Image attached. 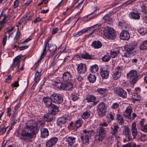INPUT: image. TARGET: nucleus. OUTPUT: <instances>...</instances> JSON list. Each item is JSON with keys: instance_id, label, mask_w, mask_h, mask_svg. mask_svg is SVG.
I'll return each instance as SVG.
<instances>
[{"instance_id": "nucleus-50", "label": "nucleus", "mask_w": 147, "mask_h": 147, "mask_svg": "<svg viewBox=\"0 0 147 147\" xmlns=\"http://www.w3.org/2000/svg\"><path fill=\"white\" fill-rule=\"evenodd\" d=\"M30 20V19H29L28 18H27L25 17H23L22 19L20 20L18 22L19 24H22L23 22H26L27 21H29Z\"/></svg>"}, {"instance_id": "nucleus-17", "label": "nucleus", "mask_w": 147, "mask_h": 147, "mask_svg": "<svg viewBox=\"0 0 147 147\" xmlns=\"http://www.w3.org/2000/svg\"><path fill=\"white\" fill-rule=\"evenodd\" d=\"M120 36L121 39L127 40L130 38L129 32L125 30H123L120 34Z\"/></svg>"}, {"instance_id": "nucleus-59", "label": "nucleus", "mask_w": 147, "mask_h": 147, "mask_svg": "<svg viewBox=\"0 0 147 147\" xmlns=\"http://www.w3.org/2000/svg\"><path fill=\"white\" fill-rule=\"evenodd\" d=\"M46 49H45V48H44L43 51L42 52V53L40 57V61H41L42 59V57L44 56V55L46 54Z\"/></svg>"}, {"instance_id": "nucleus-37", "label": "nucleus", "mask_w": 147, "mask_h": 147, "mask_svg": "<svg viewBox=\"0 0 147 147\" xmlns=\"http://www.w3.org/2000/svg\"><path fill=\"white\" fill-rule=\"evenodd\" d=\"M140 49L141 50L147 49V40L143 41L140 46Z\"/></svg>"}, {"instance_id": "nucleus-36", "label": "nucleus", "mask_w": 147, "mask_h": 147, "mask_svg": "<svg viewBox=\"0 0 147 147\" xmlns=\"http://www.w3.org/2000/svg\"><path fill=\"white\" fill-rule=\"evenodd\" d=\"M81 57L82 58L85 59H91L92 58V56L87 53L81 54Z\"/></svg>"}, {"instance_id": "nucleus-45", "label": "nucleus", "mask_w": 147, "mask_h": 147, "mask_svg": "<svg viewBox=\"0 0 147 147\" xmlns=\"http://www.w3.org/2000/svg\"><path fill=\"white\" fill-rule=\"evenodd\" d=\"M14 28L13 27H8L4 30V33L5 34H9L13 30Z\"/></svg>"}, {"instance_id": "nucleus-34", "label": "nucleus", "mask_w": 147, "mask_h": 147, "mask_svg": "<svg viewBox=\"0 0 147 147\" xmlns=\"http://www.w3.org/2000/svg\"><path fill=\"white\" fill-rule=\"evenodd\" d=\"M82 132L85 134H87L89 136V137L93 136L95 134V132L93 129L89 130L85 129L83 130Z\"/></svg>"}, {"instance_id": "nucleus-32", "label": "nucleus", "mask_w": 147, "mask_h": 147, "mask_svg": "<svg viewBox=\"0 0 147 147\" xmlns=\"http://www.w3.org/2000/svg\"><path fill=\"white\" fill-rule=\"evenodd\" d=\"M119 128V127L118 125H114L113 127H111V129L112 130L111 134L117 135Z\"/></svg>"}, {"instance_id": "nucleus-54", "label": "nucleus", "mask_w": 147, "mask_h": 147, "mask_svg": "<svg viewBox=\"0 0 147 147\" xmlns=\"http://www.w3.org/2000/svg\"><path fill=\"white\" fill-rule=\"evenodd\" d=\"M16 114H13V123H17V122H19L20 121V119L19 118H18L17 119L16 118Z\"/></svg>"}, {"instance_id": "nucleus-42", "label": "nucleus", "mask_w": 147, "mask_h": 147, "mask_svg": "<svg viewBox=\"0 0 147 147\" xmlns=\"http://www.w3.org/2000/svg\"><path fill=\"white\" fill-rule=\"evenodd\" d=\"M88 79L90 82L94 83L96 81V77L94 75L90 74L88 77Z\"/></svg>"}, {"instance_id": "nucleus-5", "label": "nucleus", "mask_w": 147, "mask_h": 147, "mask_svg": "<svg viewBox=\"0 0 147 147\" xmlns=\"http://www.w3.org/2000/svg\"><path fill=\"white\" fill-rule=\"evenodd\" d=\"M51 101L55 103L60 104L63 101L62 96L59 94L53 93L51 95Z\"/></svg>"}, {"instance_id": "nucleus-52", "label": "nucleus", "mask_w": 147, "mask_h": 147, "mask_svg": "<svg viewBox=\"0 0 147 147\" xmlns=\"http://www.w3.org/2000/svg\"><path fill=\"white\" fill-rule=\"evenodd\" d=\"M125 25L126 24L125 22H124L123 21L119 22V26L121 27V28L123 29L126 28Z\"/></svg>"}, {"instance_id": "nucleus-16", "label": "nucleus", "mask_w": 147, "mask_h": 147, "mask_svg": "<svg viewBox=\"0 0 147 147\" xmlns=\"http://www.w3.org/2000/svg\"><path fill=\"white\" fill-rule=\"evenodd\" d=\"M135 48L134 44L132 43H129L126 45L125 47V51L129 53H131Z\"/></svg>"}, {"instance_id": "nucleus-4", "label": "nucleus", "mask_w": 147, "mask_h": 147, "mask_svg": "<svg viewBox=\"0 0 147 147\" xmlns=\"http://www.w3.org/2000/svg\"><path fill=\"white\" fill-rule=\"evenodd\" d=\"M127 76L129 80V82L135 84L138 80V76L136 71L132 70L127 74Z\"/></svg>"}, {"instance_id": "nucleus-29", "label": "nucleus", "mask_w": 147, "mask_h": 147, "mask_svg": "<svg viewBox=\"0 0 147 147\" xmlns=\"http://www.w3.org/2000/svg\"><path fill=\"white\" fill-rule=\"evenodd\" d=\"M91 46L95 49H98L102 47V44L99 41H94L92 43Z\"/></svg>"}, {"instance_id": "nucleus-19", "label": "nucleus", "mask_w": 147, "mask_h": 147, "mask_svg": "<svg viewBox=\"0 0 147 147\" xmlns=\"http://www.w3.org/2000/svg\"><path fill=\"white\" fill-rule=\"evenodd\" d=\"M71 77V76L69 72H65L62 75V79L64 82L70 80Z\"/></svg>"}, {"instance_id": "nucleus-18", "label": "nucleus", "mask_w": 147, "mask_h": 147, "mask_svg": "<svg viewBox=\"0 0 147 147\" xmlns=\"http://www.w3.org/2000/svg\"><path fill=\"white\" fill-rule=\"evenodd\" d=\"M124 128L122 134L128 137L129 140H130L131 135L130 129L128 126L125 125L124 126Z\"/></svg>"}, {"instance_id": "nucleus-22", "label": "nucleus", "mask_w": 147, "mask_h": 147, "mask_svg": "<svg viewBox=\"0 0 147 147\" xmlns=\"http://www.w3.org/2000/svg\"><path fill=\"white\" fill-rule=\"evenodd\" d=\"M20 56L19 55L15 58L12 65V68H13L16 66H17L18 67H19L20 65Z\"/></svg>"}, {"instance_id": "nucleus-1", "label": "nucleus", "mask_w": 147, "mask_h": 147, "mask_svg": "<svg viewBox=\"0 0 147 147\" xmlns=\"http://www.w3.org/2000/svg\"><path fill=\"white\" fill-rule=\"evenodd\" d=\"M38 130L37 123L33 120H29L26 123L25 126L19 135V138L24 141L31 142Z\"/></svg>"}, {"instance_id": "nucleus-2", "label": "nucleus", "mask_w": 147, "mask_h": 147, "mask_svg": "<svg viewBox=\"0 0 147 147\" xmlns=\"http://www.w3.org/2000/svg\"><path fill=\"white\" fill-rule=\"evenodd\" d=\"M43 101L46 107L51 110V112L53 114H55L58 111V107L53 103L51 99V96L44 97L42 98Z\"/></svg>"}, {"instance_id": "nucleus-51", "label": "nucleus", "mask_w": 147, "mask_h": 147, "mask_svg": "<svg viewBox=\"0 0 147 147\" xmlns=\"http://www.w3.org/2000/svg\"><path fill=\"white\" fill-rule=\"evenodd\" d=\"M140 129L142 131L147 133V124H146L142 127H140Z\"/></svg>"}, {"instance_id": "nucleus-3", "label": "nucleus", "mask_w": 147, "mask_h": 147, "mask_svg": "<svg viewBox=\"0 0 147 147\" xmlns=\"http://www.w3.org/2000/svg\"><path fill=\"white\" fill-rule=\"evenodd\" d=\"M104 32L105 36L108 39H113L115 38L116 32L113 28L109 27H105Z\"/></svg>"}, {"instance_id": "nucleus-30", "label": "nucleus", "mask_w": 147, "mask_h": 147, "mask_svg": "<svg viewBox=\"0 0 147 147\" xmlns=\"http://www.w3.org/2000/svg\"><path fill=\"white\" fill-rule=\"evenodd\" d=\"M96 99V97L93 95H87L86 100L88 102H93Z\"/></svg>"}, {"instance_id": "nucleus-48", "label": "nucleus", "mask_w": 147, "mask_h": 147, "mask_svg": "<svg viewBox=\"0 0 147 147\" xmlns=\"http://www.w3.org/2000/svg\"><path fill=\"white\" fill-rule=\"evenodd\" d=\"M78 93V91L77 90V92H75V93L76 94H72L71 96V99L74 101L76 100L78 98L77 96V94Z\"/></svg>"}, {"instance_id": "nucleus-49", "label": "nucleus", "mask_w": 147, "mask_h": 147, "mask_svg": "<svg viewBox=\"0 0 147 147\" xmlns=\"http://www.w3.org/2000/svg\"><path fill=\"white\" fill-rule=\"evenodd\" d=\"M110 57L109 55H106L103 57L102 59L103 61L104 62H108L110 59Z\"/></svg>"}, {"instance_id": "nucleus-63", "label": "nucleus", "mask_w": 147, "mask_h": 147, "mask_svg": "<svg viewBox=\"0 0 147 147\" xmlns=\"http://www.w3.org/2000/svg\"><path fill=\"white\" fill-rule=\"evenodd\" d=\"M78 81H81L83 80L82 78L80 76L75 75V77H74Z\"/></svg>"}, {"instance_id": "nucleus-46", "label": "nucleus", "mask_w": 147, "mask_h": 147, "mask_svg": "<svg viewBox=\"0 0 147 147\" xmlns=\"http://www.w3.org/2000/svg\"><path fill=\"white\" fill-rule=\"evenodd\" d=\"M138 31L143 36L147 34L146 29L145 28H142L138 29Z\"/></svg>"}, {"instance_id": "nucleus-41", "label": "nucleus", "mask_w": 147, "mask_h": 147, "mask_svg": "<svg viewBox=\"0 0 147 147\" xmlns=\"http://www.w3.org/2000/svg\"><path fill=\"white\" fill-rule=\"evenodd\" d=\"M7 127H5L4 124L0 126V135H3L6 132Z\"/></svg>"}, {"instance_id": "nucleus-55", "label": "nucleus", "mask_w": 147, "mask_h": 147, "mask_svg": "<svg viewBox=\"0 0 147 147\" xmlns=\"http://www.w3.org/2000/svg\"><path fill=\"white\" fill-rule=\"evenodd\" d=\"M142 18L144 21L147 24V13H143Z\"/></svg>"}, {"instance_id": "nucleus-60", "label": "nucleus", "mask_w": 147, "mask_h": 147, "mask_svg": "<svg viewBox=\"0 0 147 147\" xmlns=\"http://www.w3.org/2000/svg\"><path fill=\"white\" fill-rule=\"evenodd\" d=\"M19 2L18 0H16L14 2V6L15 8H17L18 6Z\"/></svg>"}, {"instance_id": "nucleus-58", "label": "nucleus", "mask_w": 147, "mask_h": 147, "mask_svg": "<svg viewBox=\"0 0 147 147\" xmlns=\"http://www.w3.org/2000/svg\"><path fill=\"white\" fill-rule=\"evenodd\" d=\"M7 35H5L4 36V38H3V41H2V44L3 45V46H4L6 43V42L7 41Z\"/></svg>"}, {"instance_id": "nucleus-35", "label": "nucleus", "mask_w": 147, "mask_h": 147, "mask_svg": "<svg viewBox=\"0 0 147 147\" xmlns=\"http://www.w3.org/2000/svg\"><path fill=\"white\" fill-rule=\"evenodd\" d=\"M90 115V112L86 111L84 112L82 115V118L84 119H87L88 118Z\"/></svg>"}, {"instance_id": "nucleus-53", "label": "nucleus", "mask_w": 147, "mask_h": 147, "mask_svg": "<svg viewBox=\"0 0 147 147\" xmlns=\"http://www.w3.org/2000/svg\"><path fill=\"white\" fill-rule=\"evenodd\" d=\"M119 104L115 102L113 103L111 107V108L113 109H115L119 107Z\"/></svg>"}, {"instance_id": "nucleus-25", "label": "nucleus", "mask_w": 147, "mask_h": 147, "mask_svg": "<svg viewBox=\"0 0 147 147\" xmlns=\"http://www.w3.org/2000/svg\"><path fill=\"white\" fill-rule=\"evenodd\" d=\"M41 136L42 138H45L47 137L49 135L48 130L45 128H42L40 129Z\"/></svg>"}, {"instance_id": "nucleus-15", "label": "nucleus", "mask_w": 147, "mask_h": 147, "mask_svg": "<svg viewBox=\"0 0 147 147\" xmlns=\"http://www.w3.org/2000/svg\"><path fill=\"white\" fill-rule=\"evenodd\" d=\"M132 112V109L130 106L127 107L125 110L124 115L125 117L126 118L128 119L131 118V113Z\"/></svg>"}, {"instance_id": "nucleus-21", "label": "nucleus", "mask_w": 147, "mask_h": 147, "mask_svg": "<svg viewBox=\"0 0 147 147\" xmlns=\"http://www.w3.org/2000/svg\"><path fill=\"white\" fill-rule=\"evenodd\" d=\"M112 15L111 13H109L106 15L103 18V19L108 24H111L113 22V20L112 18H110V16Z\"/></svg>"}, {"instance_id": "nucleus-12", "label": "nucleus", "mask_w": 147, "mask_h": 147, "mask_svg": "<svg viewBox=\"0 0 147 147\" xmlns=\"http://www.w3.org/2000/svg\"><path fill=\"white\" fill-rule=\"evenodd\" d=\"M58 140L55 137L51 138L46 143V145L47 147H51L55 145Z\"/></svg>"}, {"instance_id": "nucleus-62", "label": "nucleus", "mask_w": 147, "mask_h": 147, "mask_svg": "<svg viewBox=\"0 0 147 147\" xmlns=\"http://www.w3.org/2000/svg\"><path fill=\"white\" fill-rule=\"evenodd\" d=\"M108 125V124L106 122H103L100 124V125L101 126V127H107Z\"/></svg>"}, {"instance_id": "nucleus-14", "label": "nucleus", "mask_w": 147, "mask_h": 147, "mask_svg": "<svg viewBox=\"0 0 147 147\" xmlns=\"http://www.w3.org/2000/svg\"><path fill=\"white\" fill-rule=\"evenodd\" d=\"M77 70L80 74H83L86 71V65L83 63H80L78 65L77 67Z\"/></svg>"}, {"instance_id": "nucleus-40", "label": "nucleus", "mask_w": 147, "mask_h": 147, "mask_svg": "<svg viewBox=\"0 0 147 147\" xmlns=\"http://www.w3.org/2000/svg\"><path fill=\"white\" fill-rule=\"evenodd\" d=\"M82 119H78L75 122V126L77 128H78L80 127L82 123Z\"/></svg>"}, {"instance_id": "nucleus-10", "label": "nucleus", "mask_w": 147, "mask_h": 147, "mask_svg": "<svg viewBox=\"0 0 147 147\" xmlns=\"http://www.w3.org/2000/svg\"><path fill=\"white\" fill-rule=\"evenodd\" d=\"M122 69V67H117L116 69L113 71L112 76L115 80H117L121 76V70Z\"/></svg>"}, {"instance_id": "nucleus-6", "label": "nucleus", "mask_w": 147, "mask_h": 147, "mask_svg": "<svg viewBox=\"0 0 147 147\" xmlns=\"http://www.w3.org/2000/svg\"><path fill=\"white\" fill-rule=\"evenodd\" d=\"M97 133H98V140L99 141H102L104 139L106 135V131L105 128L102 127H100Z\"/></svg>"}, {"instance_id": "nucleus-61", "label": "nucleus", "mask_w": 147, "mask_h": 147, "mask_svg": "<svg viewBox=\"0 0 147 147\" xmlns=\"http://www.w3.org/2000/svg\"><path fill=\"white\" fill-rule=\"evenodd\" d=\"M105 143L108 145H110L112 144L111 141H110V139H107L105 141Z\"/></svg>"}, {"instance_id": "nucleus-20", "label": "nucleus", "mask_w": 147, "mask_h": 147, "mask_svg": "<svg viewBox=\"0 0 147 147\" xmlns=\"http://www.w3.org/2000/svg\"><path fill=\"white\" fill-rule=\"evenodd\" d=\"M89 136L87 134H85L81 136V139L82 143L86 144H89Z\"/></svg>"}, {"instance_id": "nucleus-23", "label": "nucleus", "mask_w": 147, "mask_h": 147, "mask_svg": "<svg viewBox=\"0 0 147 147\" xmlns=\"http://www.w3.org/2000/svg\"><path fill=\"white\" fill-rule=\"evenodd\" d=\"M49 113L43 116V119L44 121L47 122H50L53 119L54 114Z\"/></svg>"}, {"instance_id": "nucleus-33", "label": "nucleus", "mask_w": 147, "mask_h": 147, "mask_svg": "<svg viewBox=\"0 0 147 147\" xmlns=\"http://www.w3.org/2000/svg\"><path fill=\"white\" fill-rule=\"evenodd\" d=\"M57 47L55 45H51L49 47V49L47 52L49 51L50 52V55H53L54 54L56 50Z\"/></svg>"}, {"instance_id": "nucleus-27", "label": "nucleus", "mask_w": 147, "mask_h": 147, "mask_svg": "<svg viewBox=\"0 0 147 147\" xmlns=\"http://www.w3.org/2000/svg\"><path fill=\"white\" fill-rule=\"evenodd\" d=\"M136 123L135 122L132 123L131 125V131L132 135L135 137L137 134V131L136 127Z\"/></svg>"}, {"instance_id": "nucleus-13", "label": "nucleus", "mask_w": 147, "mask_h": 147, "mask_svg": "<svg viewBox=\"0 0 147 147\" xmlns=\"http://www.w3.org/2000/svg\"><path fill=\"white\" fill-rule=\"evenodd\" d=\"M75 138L70 136L68 137L66 140V141L68 144V147H76L74 144L75 142Z\"/></svg>"}, {"instance_id": "nucleus-11", "label": "nucleus", "mask_w": 147, "mask_h": 147, "mask_svg": "<svg viewBox=\"0 0 147 147\" xmlns=\"http://www.w3.org/2000/svg\"><path fill=\"white\" fill-rule=\"evenodd\" d=\"M68 119L65 117L59 118L57 120V124L60 127L63 128L65 127V124L67 122Z\"/></svg>"}, {"instance_id": "nucleus-64", "label": "nucleus", "mask_w": 147, "mask_h": 147, "mask_svg": "<svg viewBox=\"0 0 147 147\" xmlns=\"http://www.w3.org/2000/svg\"><path fill=\"white\" fill-rule=\"evenodd\" d=\"M124 147H136V144L132 145L131 144H127L125 145Z\"/></svg>"}, {"instance_id": "nucleus-9", "label": "nucleus", "mask_w": 147, "mask_h": 147, "mask_svg": "<svg viewBox=\"0 0 147 147\" xmlns=\"http://www.w3.org/2000/svg\"><path fill=\"white\" fill-rule=\"evenodd\" d=\"M41 68L39 66H37L35 69V74L34 78V80L36 82H39L40 77L41 76V73L42 71Z\"/></svg>"}, {"instance_id": "nucleus-57", "label": "nucleus", "mask_w": 147, "mask_h": 147, "mask_svg": "<svg viewBox=\"0 0 147 147\" xmlns=\"http://www.w3.org/2000/svg\"><path fill=\"white\" fill-rule=\"evenodd\" d=\"M111 134L112 135L109 138L111 141L115 140L116 139L117 136V135L115 134Z\"/></svg>"}, {"instance_id": "nucleus-43", "label": "nucleus", "mask_w": 147, "mask_h": 147, "mask_svg": "<svg viewBox=\"0 0 147 147\" xmlns=\"http://www.w3.org/2000/svg\"><path fill=\"white\" fill-rule=\"evenodd\" d=\"M55 86L58 89H60L63 88V84L61 83L59 81L57 82L55 81Z\"/></svg>"}, {"instance_id": "nucleus-24", "label": "nucleus", "mask_w": 147, "mask_h": 147, "mask_svg": "<svg viewBox=\"0 0 147 147\" xmlns=\"http://www.w3.org/2000/svg\"><path fill=\"white\" fill-rule=\"evenodd\" d=\"M92 29H93V27H91L87 30L86 29H83L75 33H74L73 35V36L75 37H78L81 35L83 33L86 32L88 30H89L90 29L91 30Z\"/></svg>"}, {"instance_id": "nucleus-8", "label": "nucleus", "mask_w": 147, "mask_h": 147, "mask_svg": "<svg viewBox=\"0 0 147 147\" xmlns=\"http://www.w3.org/2000/svg\"><path fill=\"white\" fill-rule=\"evenodd\" d=\"M114 92L116 94L123 98H127V92L122 88H119L115 89L114 90Z\"/></svg>"}, {"instance_id": "nucleus-26", "label": "nucleus", "mask_w": 147, "mask_h": 147, "mask_svg": "<svg viewBox=\"0 0 147 147\" xmlns=\"http://www.w3.org/2000/svg\"><path fill=\"white\" fill-rule=\"evenodd\" d=\"M129 16L131 19L139 20L140 19V16L138 13L131 12L129 14Z\"/></svg>"}, {"instance_id": "nucleus-31", "label": "nucleus", "mask_w": 147, "mask_h": 147, "mask_svg": "<svg viewBox=\"0 0 147 147\" xmlns=\"http://www.w3.org/2000/svg\"><path fill=\"white\" fill-rule=\"evenodd\" d=\"M100 74L103 79H107L109 77V72L108 70H102L101 71Z\"/></svg>"}, {"instance_id": "nucleus-28", "label": "nucleus", "mask_w": 147, "mask_h": 147, "mask_svg": "<svg viewBox=\"0 0 147 147\" xmlns=\"http://www.w3.org/2000/svg\"><path fill=\"white\" fill-rule=\"evenodd\" d=\"M73 85L72 83L67 82L65 84H63V88L65 90H71L73 88Z\"/></svg>"}, {"instance_id": "nucleus-56", "label": "nucleus", "mask_w": 147, "mask_h": 147, "mask_svg": "<svg viewBox=\"0 0 147 147\" xmlns=\"http://www.w3.org/2000/svg\"><path fill=\"white\" fill-rule=\"evenodd\" d=\"M20 103H19L18 104V105H16L14 107V109H15V112L14 114H17V112L18 111V109L20 107Z\"/></svg>"}, {"instance_id": "nucleus-47", "label": "nucleus", "mask_w": 147, "mask_h": 147, "mask_svg": "<svg viewBox=\"0 0 147 147\" xmlns=\"http://www.w3.org/2000/svg\"><path fill=\"white\" fill-rule=\"evenodd\" d=\"M107 91V89L105 88H100L97 89V91L100 94H104Z\"/></svg>"}, {"instance_id": "nucleus-38", "label": "nucleus", "mask_w": 147, "mask_h": 147, "mask_svg": "<svg viewBox=\"0 0 147 147\" xmlns=\"http://www.w3.org/2000/svg\"><path fill=\"white\" fill-rule=\"evenodd\" d=\"M98 67L96 64L91 66L90 68V71L92 73L96 72L98 70Z\"/></svg>"}, {"instance_id": "nucleus-7", "label": "nucleus", "mask_w": 147, "mask_h": 147, "mask_svg": "<svg viewBox=\"0 0 147 147\" xmlns=\"http://www.w3.org/2000/svg\"><path fill=\"white\" fill-rule=\"evenodd\" d=\"M97 111L100 116H102L104 111L106 110L107 107L103 102L99 103L97 106Z\"/></svg>"}, {"instance_id": "nucleus-39", "label": "nucleus", "mask_w": 147, "mask_h": 147, "mask_svg": "<svg viewBox=\"0 0 147 147\" xmlns=\"http://www.w3.org/2000/svg\"><path fill=\"white\" fill-rule=\"evenodd\" d=\"M117 118L118 122L121 125H123L124 123L123 117L120 114H118L117 115Z\"/></svg>"}, {"instance_id": "nucleus-44", "label": "nucleus", "mask_w": 147, "mask_h": 147, "mask_svg": "<svg viewBox=\"0 0 147 147\" xmlns=\"http://www.w3.org/2000/svg\"><path fill=\"white\" fill-rule=\"evenodd\" d=\"M120 53L119 50H117L116 51H113L111 52V56L112 58H115Z\"/></svg>"}]
</instances>
